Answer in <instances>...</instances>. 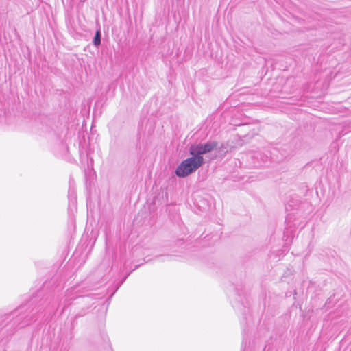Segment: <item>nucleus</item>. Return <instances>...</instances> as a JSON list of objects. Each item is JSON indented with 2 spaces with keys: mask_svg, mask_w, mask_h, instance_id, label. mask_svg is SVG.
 I'll use <instances>...</instances> for the list:
<instances>
[{
  "mask_svg": "<svg viewBox=\"0 0 351 351\" xmlns=\"http://www.w3.org/2000/svg\"><path fill=\"white\" fill-rule=\"evenodd\" d=\"M69 198V210H73L76 209V194L74 189L70 187L68 193Z\"/></svg>",
  "mask_w": 351,
  "mask_h": 351,
  "instance_id": "nucleus-5",
  "label": "nucleus"
},
{
  "mask_svg": "<svg viewBox=\"0 0 351 351\" xmlns=\"http://www.w3.org/2000/svg\"><path fill=\"white\" fill-rule=\"evenodd\" d=\"M277 152V149H274L273 152H271V154H272L273 156H274V155H275V152Z\"/></svg>",
  "mask_w": 351,
  "mask_h": 351,
  "instance_id": "nucleus-14",
  "label": "nucleus"
},
{
  "mask_svg": "<svg viewBox=\"0 0 351 351\" xmlns=\"http://www.w3.org/2000/svg\"><path fill=\"white\" fill-rule=\"evenodd\" d=\"M86 206H88V199H86Z\"/></svg>",
  "mask_w": 351,
  "mask_h": 351,
  "instance_id": "nucleus-18",
  "label": "nucleus"
},
{
  "mask_svg": "<svg viewBox=\"0 0 351 351\" xmlns=\"http://www.w3.org/2000/svg\"><path fill=\"white\" fill-rule=\"evenodd\" d=\"M129 274H130V273H129V274H128L124 277V278H123V279L122 280V281H121V283H123V282L125 281V280L126 279V278L128 276V275H129Z\"/></svg>",
  "mask_w": 351,
  "mask_h": 351,
  "instance_id": "nucleus-13",
  "label": "nucleus"
},
{
  "mask_svg": "<svg viewBox=\"0 0 351 351\" xmlns=\"http://www.w3.org/2000/svg\"><path fill=\"white\" fill-rule=\"evenodd\" d=\"M101 32L100 30H97L95 34V36L93 40V43L95 46L98 47L101 44Z\"/></svg>",
  "mask_w": 351,
  "mask_h": 351,
  "instance_id": "nucleus-7",
  "label": "nucleus"
},
{
  "mask_svg": "<svg viewBox=\"0 0 351 351\" xmlns=\"http://www.w3.org/2000/svg\"><path fill=\"white\" fill-rule=\"evenodd\" d=\"M84 176H85V180H86V182H87V180H88V176H87V173H86V169L84 170Z\"/></svg>",
  "mask_w": 351,
  "mask_h": 351,
  "instance_id": "nucleus-12",
  "label": "nucleus"
},
{
  "mask_svg": "<svg viewBox=\"0 0 351 351\" xmlns=\"http://www.w3.org/2000/svg\"><path fill=\"white\" fill-rule=\"evenodd\" d=\"M291 205H288V206H287V207H286V210H289V208H289V207H291Z\"/></svg>",
  "mask_w": 351,
  "mask_h": 351,
  "instance_id": "nucleus-15",
  "label": "nucleus"
},
{
  "mask_svg": "<svg viewBox=\"0 0 351 351\" xmlns=\"http://www.w3.org/2000/svg\"><path fill=\"white\" fill-rule=\"evenodd\" d=\"M266 348H267V346H265L264 347L263 351H265V350H266Z\"/></svg>",
  "mask_w": 351,
  "mask_h": 351,
  "instance_id": "nucleus-17",
  "label": "nucleus"
},
{
  "mask_svg": "<svg viewBox=\"0 0 351 351\" xmlns=\"http://www.w3.org/2000/svg\"><path fill=\"white\" fill-rule=\"evenodd\" d=\"M95 110L93 111V119L92 121V125L90 128V132H93V128L95 127Z\"/></svg>",
  "mask_w": 351,
  "mask_h": 351,
  "instance_id": "nucleus-10",
  "label": "nucleus"
},
{
  "mask_svg": "<svg viewBox=\"0 0 351 351\" xmlns=\"http://www.w3.org/2000/svg\"><path fill=\"white\" fill-rule=\"evenodd\" d=\"M88 173H89V177H90V173H91V171H90V169H89Z\"/></svg>",
  "mask_w": 351,
  "mask_h": 351,
  "instance_id": "nucleus-16",
  "label": "nucleus"
},
{
  "mask_svg": "<svg viewBox=\"0 0 351 351\" xmlns=\"http://www.w3.org/2000/svg\"><path fill=\"white\" fill-rule=\"evenodd\" d=\"M306 219L302 217L298 213L291 212L287 214L285 219L284 237L286 240L294 237L295 231L303 229L306 224Z\"/></svg>",
  "mask_w": 351,
  "mask_h": 351,
  "instance_id": "nucleus-2",
  "label": "nucleus"
},
{
  "mask_svg": "<svg viewBox=\"0 0 351 351\" xmlns=\"http://www.w3.org/2000/svg\"><path fill=\"white\" fill-rule=\"evenodd\" d=\"M201 166V160L191 156L181 162L177 167L175 174L178 178H185L195 172Z\"/></svg>",
  "mask_w": 351,
  "mask_h": 351,
  "instance_id": "nucleus-3",
  "label": "nucleus"
},
{
  "mask_svg": "<svg viewBox=\"0 0 351 351\" xmlns=\"http://www.w3.org/2000/svg\"><path fill=\"white\" fill-rule=\"evenodd\" d=\"M206 154L210 152L217 148L218 143L215 141H209L205 143H202Z\"/></svg>",
  "mask_w": 351,
  "mask_h": 351,
  "instance_id": "nucleus-6",
  "label": "nucleus"
},
{
  "mask_svg": "<svg viewBox=\"0 0 351 351\" xmlns=\"http://www.w3.org/2000/svg\"><path fill=\"white\" fill-rule=\"evenodd\" d=\"M117 289L108 297V288L106 286L99 287L97 289H89V313L93 322H95L99 326H104L106 316L110 300Z\"/></svg>",
  "mask_w": 351,
  "mask_h": 351,
  "instance_id": "nucleus-1",
  "label": "nucleus"
},
{
  "mask_svg": "<svg viewBox=\"0 0 351 351\" xmlns=\"http://www.w3.org/2000/svg\"><path fill=\"white\" fill-rule=\"evenodd\" d=\"M287 157V155L285 154H282V156L280 158H277V160L278 161H280V160H282L284 158H285Z\"/></svg>",
  "mask_w": 351,
  "mask_h": 351,
  "instance_id": "nucleus-11",
  "label": "nucleus"
},
{
  "mask_svg": "<svg viewBox=\"0 0 351 351\" xmlns=\"http://www.w3.org/2000/svg\"><path fill=\"white\" fill-rule=\"evenodd\" d=\"M21 318H25V321L23 323L20 324V327L21 328L29 324L32 321L35 319L32 317L28 318V315H26L25 317L20 315V317L17 318L16 321L19 320Z\"/></svg>",
  "mask_w": 351,
  "mask_h": 351,
  "instance_id": "nucleus-8",
  "label": "nucleus"
},
{
  "mask_svg": "<svg viewBox=\"0 0 351 351\" xmlns=\"http://www.w3.org/2000/svg\"><path fill=\"white\" fill-rule=\"evenodd\" d=\"M80 160H81V162L83 163L86 160H88L87 159V157H88V150L87 149H85L84 151H83L82 153H80Z\"/></svg>",
  "mask_w": 351,
  "mask_h": 351,
  "instance_id": "nucleus-9",
  "label": "nucleus"
},
{
  "mask_svg": "<svg viewBox=\"0 0 351 351\" xmlns=\"http://www.w3.org/2000/svg\"><path fill=\"white\" fill-rule=\"evenodd\" d=\"M189 154L192 157L199 158L201 160V165H203L204 160L202 155L205 154L206 152L202 143L191 145L189 147Z\"/></svg>",
  "mask_w": 351,
  "mask_h": 351,
  "instance_id": "nucleus-4",
  "label": "nucleus"
}]
</instances>
